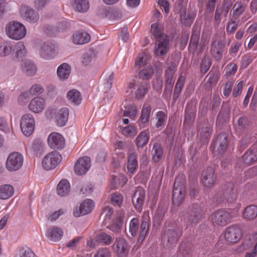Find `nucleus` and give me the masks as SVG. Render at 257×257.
I'll list each match as a JSON object with an SVG mask.
<instances>
[{"instance_id": "nucleus-1", "label": "nucleus", "mask_w": 257, "mask_h": 257, "mask_svg": "<svg viewBox=\"0 0 257 257\" xmlns=\"http://www.w3.org/2000/svg\"><path fill=\"white\" fill-rule=\"evenodd\" d=\"M149 223L150 218L147 213L143 215L140 226L139 219L133 218L130 222L129 232L133 236L138 235V241L142 242L148 233Z\"/></svg>"}, {"instance_id": "nucleus-2", "label": "nucleus", "mask_w": 257, "mask_h": 257, "mask_svg": "<svg viewBox=\"0 0 257 257\" xmlns=\"http://www.w3.org/2000/svg\"><path fill=\"white\" fill-rule=\"evenodd\" d=\"M6 33L8 37L14 40H20L26 35L25 26L18 21L9 22L6 27Z\"/></svg>"}, {"instance_id": "nucleus-3", "label": "nucleus", "mask_w": 257, "mask_h": 257, "mask_svg": "<svg viewBox=\"0 0 257 257\" xmlns=\"http://www.w3.org/2000/svg\"><path fill=\"white\" fill-rule=\"evenodd\" d=\"M23 156L20 153L14 152L9 154L6 162V168L10 172L19 170L23 166Z\"/></svg>"}, {"instance_id": "nucleus-4", "label": "nucleus", "mask_w": 257, "mask_h": 257, "mask_svg": "<svg viewBox=\"0 0 257 257\" xmlns=\"http://www.w3.org/2000/svg\"><path fill=\"white\" fill-rule=\"evenodd\" d=\"M211 220L215 225L225 226L231 222L232 216L229 212L224 209H220L212 213Z\"/></svg>"}, {"instance_id": "nucleus-5", "label": "nucleus", "mask_w": 257, "mask_h": 257, "mask_svg": "<svg viewBox=\"0 0 257 257\" xmlns=\"http://www.w3.org/2000/svg\"><path fill=\"white\" fill-rule=\"evenodd\" d=\"M61 159V156L57 152H52L43 159L42 167L46 170L53 169L60 163Z\"/></svg>"}, {"instance_id": "nucleus-6", "label": "nucleus", "mask_w": 257, "mask_h": 257, "mask_svg": "<svg viewBox=\"0 0 257 257\" xmlns=\"http://www.w3.org/2000/svg\"><path fill=\"white\" fill-rule=\"evenodd\" d=\"M35 125V120L32 114L23 115L21 119L20 126L23 134L30 136L33 132Z\"/></svg>"}, {"instance_id": "nucleus-7", "label": "nucleus", "mask_w": 257, "mask_h": 257, "mask_svg": "<svg viewBox=\"0 0 257 257\" xmlns=\"http://www.w3.org/2000/svg\"><path fill=\"white\" fill-rule=\"evenodd\" d=\"M19 13L21 17L28 22L35 23L39 19L38 13L27 5H22L20 7Z\"/></svg>"}, {"instance_id": "nucleus-8", "label": "nucleus", "mask_w": 257, "mask_h": 257, "mask_svg": "<svg viewBox=\"0 0 257 257\" xmlns=\"http://www.w3.org/2000/svg\"><path fill=\"white\" fill-rule=\"evenodd\" d=\"M58 53V47L51 43H45L40 50V56L45 60H51L55 57Z\"/></svg>"}, {"instance_id": "nucleus-9", "label": "nucleus", "mask_w": 257, "mask_h": 257, "mask_svg": "<svg viewBox=\"0 0 257 257\" xmlns=\"http://www.w3.org/2000/svg\"><path fill=\"white\" fill-rule=\"evenodd\" d=\"M185 186L184 184L176 179L174 185L173 193V203L175 205H179L182 202L185 195Z\"/></svg>"}, {"instance_id": "nucleus-10", "label": "nucleus", "mask_w": 257, "mask_h": 257, "mask_svg": "<svg viewBox=\"0 0 257 257\" xmlns=\"http://www.w3.org/2000/svg\"><path fill=\"white\" fill-rule=\"evenodd\" d=\"M242 235L241 229L237 225H232L227 227L224 230V238L230 243L237 242Z\"/></svg>"}, {"instance_id": "nucleus-11", "label": "nucleus", "mask_w": 257, "mask_h": 257, "mask_svg": "<svg viewBox=\"0 0 257 257\" xmlns=\"http://www.w3.org/2000/svg\"><path fill=\"white\" fill-rule=\"evenodd\" d=\"M179 233L174 229H168L165 231L162 236L163 245L167 248H171L177 244L178 240Z\"/></svg>"}, {"instance_id": "nucleus-12", "label": "nucleus", "mask_w": 257, "mask_h": 257, "mask_svg": "<svg viewBox=\"0 0 257 257\" xmlns=\"http://www.w3.org/2000/svg\"><path fill=\"white\" fill-rule=\"evenodd\" d=\"M94 207V203L91 199L84 200L79 207L74 209L73 215L78 217L90 213Z\"/></svg>"}, {"instance_id": "nucleus-13", "label": "nucleus", "mask_w": 257, "mask_h": 257, "mask_svg": "<svg viewBox=\"0 0 257 257\" xmlns=\"http://www.w3.org/2000/svg\"><path fill=\"white\" fill-rule=\"evenodd\" d=\"M91 166V160L88 157L80 158L75 163L74 165V171L78 175L85 174L89 169Z\"/></svg>"}, {"instance_id": "nucleus-14", "label": "nucleus", "mask_w": 257, "mask_h": 257, "mask_svg": "<svg viewBox=\"0 0 257 257\" xmlns=\"http://www.w3.org/2000/svg\"><path fill=\"white\" fill-rule=\"evenodd\" d=\"M49 147L53 149H61L65 146V140L59 133H52L47 139Z\"/></svg>"}, {"instance_id": "nucleus-15", "label": "nucleus", "mask_w": 257, "mask_h": 257, "mask_svg": "<svg viewBox=\"0 0 257 257\" xmlns=\"http://www.w3.org/2000/svg\"><path fill=\"white\" fill-rule=\"evenodd\" d=\"M228 143V137L225 133L219 134L214 143V153L216 154H222L226 150Z\"/></svg>"}, {"instance_id": "nucleus-16", "label": "nucleus", "mask_w": 257, "mask_h": 257, "mask_svg": "<svg viewBox=\"0 0 257 257\" xmlns=\"http://www.w3.org/2000/svg\"><path fill=\"white\" fill-rule=\"evenodd\" d=\"M46 105L45 99L41 96H37L30 101L28 108L33 113H39L44 110Z\"/></svg>"}, {"instance_id": "nucleus-17", "label": "nucleus", "mask_w": 257, "mask_h": 257, "mask_svg": "<svg viewBox=\"0 0 257 257\" xmlns=\"http://www.w3.org/2000/svg\"><path fill=\"white\" fill-rule=\"evenodd\" d=\"M114 250L119 257H126L129 247L126 240L123 238H117L113 244Z\"/></svg>"}, {"instance_id": "nucleus-18", "label": "nucleus", "mask_w": 257, "mask_h": 257, "mask_svg": "<svg viewBox=\"0 0 257 257\" xmlns=\"http://www.w3.org/2000/svg\"><path fill=\"white\" fill-rule=\"evenodd\" d=\"M203 212L201 206H193L190 214L187 217L186 222L188 226L195 225L198 220L200 218Z\"/></svg>"}, {"instance_id": "nucleus-19", "label": "nucleus", "mask_w": 257, "mask_h": 257, "mask_svg": "<svg viewBox=\"0 0 257 257\" xmlns=\"http://www.w3.org/2000/svg\"><path fill=\"white\" fill-rule=\"evenodd\" d=\"M210 54L217 61H220L223 53V46L222 43L219 40H213L210 46Z\"/></svg>"}, {"instance_id": "nucleus-20", "label": "nucleus", "mask_w": 257, "mask_h": 257, "mask_svg": "<svg viewBox=\"0 0 257 257\" xmlns=\"http://www.w3.org/2000/svg\"><path fill=\"white\" fill-rule=\"evenodd\" d=\"M169 38L165 36L159 39L156 43L155 48V54L159 56L165 55L169 50Z\"/></svg>"}, {"instance_id": "nucleus-21", "label": "nucleus", "mask_w": 257, "mask_h": 257, "mask_svg": "<svg viewBox=\"0 0 257 257\" xmlns=\"http://www.w3.org/2000/svg\"><path fill=\"white\" fill-rule=\"evenodd\" d=\"M21 69L27 76H33L37 72L36 65L31 60L27 59L23 61L21 63Z\"/></svg>"}, {"instance_id": "nucleus-22", "label": "nucleus", "mask_w": 257, "mask_h": 257, "mask_svg": "<svg viewBox=\"0 0 257 257\" xmlns=\"http://www.w3.org/2000/svg\"><path fill=\"white\" fill-rule=\"evenodd\" d=\"M215 177L214 170L211 167L207 168L202 173V183L206 188H210L214 184Z\"/></svg>"}, {"instance_id": "nucleus-23", "label": "nucleus", "mask_w": 257, "mask_h": 257, "mask_svg": "<svg viewBox=\"0 0 257 257\" xmlns=\"http://www.w3.org/2000/svg\"><path fill=\"white\" fill-rule=\"evenodd\" d=\"M231 6L232 4L229 1L224 2L222 6H218L215 11L214 20L218 23H220L221 17H227Z\"/></svg>"}, {"instance_id": "nucleus-24", "label": "nucleus", "mask_w": 257, "mask_h": 257, "mask_svg": "<svg viewBox=\"0 0 257 257\" xmlns=\"http://www.w3.org/2000/svg\"><path fill=\"white\" fill-rule=\"evenodd\" d=\"M13 47L12 54L16 59L19 60L27 56V50L23 42L13 43Z\"/></svg>"}, {"instance_id": "nucleus-25", "label": "nucleus", "mask_w": 257, "mask_h": 257, "mask_svg": "<svg viewBox=\"0 0 257 257\" xmlns=\"http://www.w3.org/2000/svg\"><path fill=\"white\" fill-rule=\"evenodd\" d=\"M69 110L67 107H63L57 110L55 120L59 126H64L68 121Z\"/></svg>"}, {"instance_id": "nucleus-26", "label": "nucleus", "mask_w": 257, "mask_h": 257, "mask_svg": "<svg viewBox=\"0 0 257 257\" xmlns=\"http://www.w3.org/2000/svg\"><path fill=\"white\" fill-rule=\"evenodd\" d=\"M63 235V230L58 227H50L47 231L46 235L47 238L52 241H58L60 240Z\"/></svg>"}, {"instance_id": "nucleus-27", "label": "nucleus", "mask_w": 257, "mask_h": 257, "mask_svg": "<svg viewBox=\"0 0 257 257\" xmlns=\"http://www.w3.org/2000/svg\"><path fill=\"white\" fill-rule=\"evenodd\" d=\"M151 110L152 108L150 105H144L143 106L139 121V124L141 128L144 127L148 123L150 118Z\"/></svg>"}, {"instance_id": "nucleus-28", "label": "nucleus", "mask_w": 257, "mask_h": 257, "mask_svg": "<svg viewBox=\"0 0 257 257\" xmlns=\"http://www.w3.org/2000/svg\"><path fill=\"white\" fill-rule=\"evenodd\" d=\"M66 97L69 102L74 105L80 104L82 101L80 92L75 89H72L68 91L67 93Z\"/></svg>"}, {"instance_id": "nucleus-29", "label": "nucleus", "mask_w": 257, "mask_h": 257, "mask_svg": "<svg viewBox=\"0 0 257 257\" xmlns=\"http://www.w3.org/2000/svg\"><path fill=\"white\" fill-rule=\"evenodd\" d=\"M57 193L61 197L67 196L70 191V185L68 180H61L57 186Z\"/></svg>"}, {"instance_id": "nucleus-30", "label": "nucleus", "mask_w": 257, "mask_h": 257, "mask_svg": "<svg viewBox=\"0 0 257 257\" xmlns=\"http://www.w3.org/2000/svg\"><path fill=\"white\" fill-rule=\"evenodd\" d=\"M178 62L176 61H172L168 64L165 72V77L167 83L171 84L173 82L174 74L177 70Z\"/></svg>"}, {"instance_id": "nucleus-31", "label": "nucleus", "mask_w": 257, "mask_h": 257, "mask_svg": "<svg viewBox=\"0 0 257 257\" xmlns=\"http://www.w3.org/2000/svg\"><path fill=\"white\" fill-rule=\"evenodd\" d=\"M145 194L143 190H136L132 197L133 203L136 208L140 210L144 204Z\"/></svg>"}, {"instance_id": "nucleus-32", "label": "nucleus", "mask_w": 257, "mask_h": 257, "mask_svg": "<svg viewBox=\"0 0 257 257\" xmlns=\"http://www.w3.org/2000/svg\"><path fill=\"white\" fill-rule=\"evenodd\" d=\"M90 40L89 35L85 32L75 33L73 35V43L77 45H82L88 43Z\"/></svg>"}, {"instance_id": "nucleus-33", "label": "nucleus", "mask_w": 257, "mask_h": 257, "mask_svg": "<svg viewBox=\"0 0 257 257\" xmlns=\"http://www.w3.org/2000/svg\"><path fill=\"white\" fill-rule=\"evenodd\" d=\"M71 72V67L67 64L64 63L61 64L57 68V73L61 80H65L68 78Z\"/></svg>"}, {"instance_id": "nucleus-34", "label": "nucleus", "mask_w": 257, "mask_h": 257, "mask_svg": "<svg viewBox=\"0 0 257 257\" xmlns=\"http://www.w3.org/2000/svg\"><path fill=\"white\" fill-rule=\"evenodd\" d=\"M151 32L152 35L156 39H163L167 36L164 35L163 25L160 23H157L153 24L151 27Z\"/></svg>"}, {"instance_id": "nucleus-35", "label": "nucleus", "mask_w": 257, "mask_h": 257, "mask_svg": "<svg viewBox=\"0 0 257 257\" xmlns=\"http://www.w3.org/2000/svg\"><path fill=\"white\" fill-rule=\"evenodd\" d=\"M13 42L10 41L2 42L0 43V57H6L12 53Z\"/></svg>"}, {"instance_id": "nucleus-36", "label": "nucleus", "mask_w": 257, "mask_h": 257, "mask_svg": "<svg viewBox=\"0 0 257 257\" xmlns=\"http://www.w3.org/2000/svg\"><path fill=\"white\" fill-rule=\"evenodd\" d=\"M14 189L11 185L6 184L0 186V199H8L14 194Z\"/></svg>"}, {"instance_id": "nucleus-37", "label": "nucleus", "mask_w": 257, "mask_h": 257, "mask_svg": "<svg viewBox=\"0 0 257 257\" xmlns=\"http://www.w3.org/2000/svg\"><path fill=\"white\" fill-rule=\"evenodd\" d=\"M243 162L246 164H250L257 160V150L254 148L247 151L243 156Z\"/></svg>"}, {"instance_id": "nucleus-38", "label": "nucleus", "mask_w": 257, "mask_h": 257, "mask_svg": "<svg viewBox=\"0 0 257 257\" xmlns=\"http://www.w3.org/2000/svg\"><path fill=\"white\" fill-rule=\"evenodd\" d=\"M72 6L74 9L81 13L86 12L89 8L88 0H73Z\"/></svg>"}, {"instance_id": "nucleus-39", "label": "nucleus", "mask_w": 257, "mask_h": 257, "mask_svg": "<svg viewBox=\"0 0 257 257\" xmlns=\"http://www.w3.org/2000/svg\"><path fill=\"white\" fill-rule=\"evenodd\" d=\"M242 216L246 220H251L257 216V206L250 205L246 207L243 212Z\"/></svg>"}, {"instance_id": "nucleus-40", "label": "nucleus", "mask_w": 257, "mask_h": 257, "mask_svg": "<svg viewBox=\"0 0 257 257\" xmlns=\"http://www.w3.org/2000/svg\"><path fill=\"white\" fill-rule=\"evenodd\" d=\"M180 21L181 23L186 26L190 25L195 17L194 14H187L185 9L181 8L180 11Z\"/></svg>"}, {"instance_id": "nucleus-41", "label": "nucleus", "mask_w": 257, "mask_h": 257, "mask_svg": "<svg viewBox=\"0 0 257 257\" xmlns=\"http://www.w3.org/2000/svg\"><path fill=\"white\" fill-rule=\"evenodd\" d=\"M246 7L242 3H236L232 8V16L235 19H238L245 11Z\"/></svg>"}, {"instance_id": "nucleus-42", "label": "nucleus", "mask_w": 257, "mask_h": 257, "mask_svg": "<svg viewBox=\"0 0 257 257\" xmlns=\"http://www.w3.org/2000/svg\"><path fill=\"white\" fill-rule=\"evenodd\" d=\"M138 165V161L136 155L134 153H131L128 157L127 170L129 173H134Z\"/></svg>"}, {"instance_id": "nucleus-43", "label": "nucleus", "mask_w": 257, "mask_h": 257, "mask_svg": "<svg viewBox=\"0 0 257 257\" xmlns=\"http://www.w3.org/2000/svg\"><path fill=\"white\" fill-rule=\"evenodd\" d=\"M149 136L146 131L142 132L136 138V144L138 147H143L149 141Z\"/></svg>"}, {"instance_id": "nucleus-44", "label": "nucleus", "mask_w": 257, "mask_h": 257, "mask_svg": "<svg viewBox=\"0 0 257 257\" xmlns=\"http://www.w3.org/2000/svg\"><path fill=\"white\" fill-rule=\"evenodd\" d=\"M154 73V69L151 65L146 67L139 72V77L143 79H149L152 77Z\"/></svg>"}, {"instance_id": "nucleus-45", "label": "nucleus", "mask_w": 257, "mask_h": 257, "mask_svg": "<svg viewBox=\"0 0 257 257\" xmlns=\"http://www.w3.org/2000/svg\"><path fill=\"white\" fill-rule=\"evenodd\" d=\"M219 75L218 71H210L207 75L208 79L207 81V83H208L211 86L215 85L218 81Z\"/></svg>"}, {"instance_id": "nucleus-46", "label": "nucleus", "mask_w": 257, "mask_h": 257, "mask_svg": "<svg viewBox=\"0 0 257 257\" xmlns=\"http://www.w3.org/2000/svg\"><path fill=\"white\" fill-rule=\"evenodd\" d=\"M137 114V106L134 104H130L125 107L123 115L130 118L135 117Z\"/></svg>"}, {"instance_id": "nucleus-47", "label": "nucleus", "mask_w": 257, "mask_h": 257, "mask_svg": "<svg viewBox=\"0 0 257 257\" xmlns=\"http://www.w3.org/2000/svg\"><path fill=\"white\" fill-rule=\"evenodd\" d=\"M200 37V32L198 31H195L192 34L190 44L189 48L190 49H192L193 50H195L198 46V44L199 42Z\"/></svg>"}, {"instance_id": "nucleus-48", "label": "nucleus", "mask_w": 257, "mask_h": 257, "mask_svg": "<svg viewBox=\"0 0 257 257\" xmlns=\"http://www.w3.org/2000/svg\"><path fill=\"white\" fill-rule=\"evenodd\" d=\"M153 160L155 162H158L161 159L163 155V150L161 145L159 144L156 143L153 147Z\"/></svg>"}, {"instance_id": "nucleus-49", "label": "nucleus", "mask_w": 257, "mask_h": 257, "mask_svg": "<svg viewBox=\"0 0 257 257\" xmlns=\"http://www.w3.org/2000/svg\"><path fill=\"white\" fill-rule=\"evenodd\" d=\"M15 257H35V254L29 248H20L16 251Z\"/></svg>"}, {"instance_id": "nucleus-50", "label": "nucleus", "mask_w": 257, "mask_h": 257, "mask_svg": "<svg viewBox=\"0 0 257 257\" xmlns=\"http://www.w3.org/2000/svg\"><path fill=\"white\" fill-rule=\"evenodd\" d=\"M95 59V55L92 52H89L83 54L81 59V63L84 66L89 65Z\"/></svg>"}, {"instance_id": "nucleus-51", "label": "nucleus", "mask_w": 257, "mask_h": 257, "mask_svg": "<svg viewBox=\"0 0 257 257\" xmlns=\"http://www.w3.org/2000/svg\"><path fill=\"white\" fill-rule=\"evenodd\" d=\"M148 89L149 86L147 83H142L136 90V95L137 98H143L148 92Z\"/></svg>"}, {"instance_id": "nucleus-52", "label": "nucleus", "mask_w": 257, "mask_h": 257, "mask_svg": "<svg viewBox=\"0 0 257 257\" xmlns=\"http://www.w3.org/2000/svg\"><path fill=\"white\" fill-rule=\"evenodd\" d=\"M148 58V56L145 53L140 54L136 59L135 67L140 68L142 66L146 65Z\"/></svg>"}, {"instance_id": "nucleus-53", "label": "nucleus", "mask_w": 257, "mask_h": 257, "mask_svg": "<svg viewBox=\"0 0 257 257\" xmlns=\"http://www.w3.org/2000/svg\"><path fill=\"white\" fill-rule=\"evenodd\" d=\"M96 240L105 244H109L111 243L112 239L111 236L104 232H102L97 236Z\"/></svg>"}, {"instance_id": "nucleus-54", "label": "nucleus", "mask_w": 257, "mask_h": 257, "mask_svg": "<svg viewBox=\"0 0 257 257\" xmlns=\"http://www.w3.org/2000/svg\"><path fill=\"white\" fill-rule=\"evenodd\" d=\"M185 79V77L183 75H181L177 81L174 90V96L176 98L178 97L182 90Z\"/></svg>"}, {"instance_id": "nucleus-55", "label": "nucleus", "mask_w": 257, "mask_h": 257, "mask_svg": "<svg viewBox=\"0 0 257 257\" xmlns=\"http://www.w3.org/2000/svg\"><path fill=\"white\" fill-rule=\"evenodd\" d=\"M156 117L157 122L156 124V126L157 128L165 125L167 119L165 112L162 111H158L157 113Z\"/></svg>"}, {"instance_id": "nucleus-56", "label": "nucleus", "mask_w": 257, "mask_h": 257, "mask_svg": "<svg viewBox=\"0 0 257 257\" xmlns=\"http://www.w3.org/2000/svg\"><path fill=\"white\" fill-rule=\"evenodd\" d=\"M44 88L40 84H34L31 86L28 91L31 95H36L42 94L44 92Z\"/></svg>"}, {"instance_id": "nucleus-57", "label": "nucleus", "mask_w": 257, "mask_h": 257, "mask_svg": "<svg viewBox=\"0 0 257 257\" xmlns=\"http://www.w3.org/2000/svg\"><path fill=\"white\" fill-rule=\"evenodd\" d=\"M237 70V66L236 64L233 63H230L227 64L225 68V75L227 77L234 75L236 72Z\"/></svg>"}, {"instance_id": "nucleus-58", "label": "nucleus", "mask_w": 257, "mask_h": 257, "mask_svg": "<svg viewBox=\"0 0 257 257\" xmlns=\"http://www.w3.org/2000/svg\"><path fill=\"white\" fill-rule=\"evenodd\" d=\"M31 94L28 91L22 92L18 97V101L19 104L21 105L26 104L31 96Z\"/></svg>"}, {"instance_id": "nucleus-59", "label": "nucleus", "mask_w": 257, "mask_h": 257, "mask_svg": "<svg viewBox=\"0 0 257 257\" xmlns=\"http://www.w3.org/2000/svg\"><path fill=\"white\" fill-rule=\"evenodd\" d=\"M113 213L112 209L108 206H106L102 211L101 216L104 217V220L106 223L109 222L110 220Z\"/></svg>"}, {"instance_id": "nucleus-60", "label": "nucleus", "mask_w": 257, "mask_h": 257, "mask_svg": "<svg viewBox=\"0 0 257 257\" xmlns=\"http://www.w3.org/2000/svg\"><path fill=\"white\" fill-rule=\"evenodd\" d=\"M211 132V128L209 126H205L202 128L200 133V138L202 141L207 140L209 137Z\"/></svg>"}, {"instance_id": "nucleus-61", "label": "nucleus", "mask_w": 257, "mask_h": 257, "mask_svg": "<svg viewBox=\"0 0 257 257\" xmlns=\"http://www.w3.org/2000/svg\"><path fill=\"white\" fill-rule=\"evenodd\" d=\"M71 24L67 20H63L57 24V30L58 32H62L70 27Z\"/></svg>"}, {"instance_id": "nucleus-62", "label": "nucleus", "mask_w": 257, "mask_h": 257, "mask_svg": "<svg viewBox=\"0 0 257 257\" xmlns=\"http://www.w3.org/2000/svg\"><path fill=\"white\" fill-rule=\"evenodd\" d=\"M121 133L124 136L131 137L136 135L137 131L133 126L128 125L122 128Z\"/></svg>"}, {"instance_id": "nucleus-63", "label": "nucleus", "mask_w": 257, "mask_h": 257, "mask_svg": "<svg viewBox=\"0 0 257 257\" xmlns=\"http://www.w3.org/2000/svg\"><path fill=\"white\" fill-rule=\"evenodd\" d=\"M123 214H120L118 217L117 220L113 225H112L110 229L114 232H117L121 228L123 222Z\"/></svg>"}, {"instance_id": "nucleus-64", "label": "nucleus", "mask_w": 257, "mask_h": 257, "mask_svg": "<svg viewBox=\"0 0 257 257\" xmlns=\"http://www.w3.org/2000/svg\"><path fill=\"white\" fill-rule=\"evenodd\" d=\"M57 111V110L54 106H50L46 109L45 112V115L48 119H52L53 118H55V115Z\"/></svg>"}]
</instances>
